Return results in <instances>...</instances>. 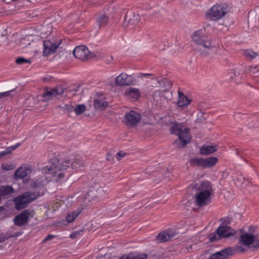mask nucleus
Wrapping results in <instances>:
<instances>
[{"label": "nucleus", "instance_id": "nucleus-1", "mask_svg": "<svg viewBox=\"0 0 259 259\" xmlns=\"http://www.w3.org/2000/svg\"><path fill=\"white\" fill-rule=\"evenodd\" d=\"M192 188L199 191L195 195V202L197 205L204 206L210 202V196L212 194L213 190L209 182L204 181L200 184H194Z\"/></svg>", "mask_w": 259, "mask_h": 259}, {"label": "nucleus", "instance_id": "nucleus-2", "mask_svg": "<svg viewBox=\"0 0 259 259\" xmlns=\"http://www.w3.org/2000/svg\"><path fill=\"white\" fill-rule=\"evenodd\" d=\"M193 40L197 45L201 46V53L204 56H207L211 52L215 53L217 49L212 46L210 40L204 34V30L200 29L194 32L193 35Z\"/></svg>", "mask_w": 259, "mask_h": 259}, {"label": "nucleus", "instance_id": "nucleus-3", "mask_svg": "<svg viewBox=\"0 0 259 259\" xmlns=\"http://www.w3.org/2000/svg\"><path fill=\"white\" fill-rule=\"evenodd\" d=\"M171 134H175L179 137V139L182 142V146H185L191 141L189 128L181 124H175L170 129Z\"/></svg>", "mask_w": 259, "mask_h": 259}, {"label": "nucleus", "instance_id": "nucleus-4", "mask_svg": "<svg viewBox=\"0 0 259 259\" xmlns=\"http://www.w3.org/2000/svg\"><path fill=\"white\" fill-rule=\"evenodd\" d=\"M229 8L226 4L215 5L207 13V17L212 20L220 19L229 12Z\"/></svg>", "mask_w": 259, "mask_h": 259}, {"label": "nucleus", "instance_id": "nucleus-5", "mask_svg": "<svg viewBox=\"0 0 259 259\" xmlns=\"http://www.w3.org/2000/svg\"><path fill=\"white\" fill-rule=\"evenodd\" d=\"M39 196L38 192H26L22 195L17 196V209H22Z\"/></svg>", "mask_w": 259, "mask_h": 259}, {"label": "nucleus", "instance_id": "nucleus-6", "mask_svg": "<svg viewBox=\"0 0 259 259\" xmlns=\"http://www.w3.org/2000/svg\"><path fill=\"white\" fill-rule=\"evenodd\" d=\"M217 157H211L206 158H194L190 161L191 165L202 167L203 168H208L214 166L218 162Z\"/></svg>", "mask_w": 259, "mask_h": 259}, {"label": "nucleus", "instance_id": "nucleus-7", "mask_svg": "<svg viewBox=\"0 0 259 259\" xmlns=\"http://www.w3.org/2000/svg\"><path fill=\"white\" fill-rule=\"evenodd\" d=\"M216 233L219 237H217L214 234L211 235L209 237L210 242L215 241L219 239V237H229L234 234V231L231 227L227 225H221L218 228Z\"/></svg>", "mask_w": 259, "mask_h": 259}, {"label": "nucleus", "instance_id": "nucleus-8", "mask_svg": "<svg viewBox=\"0 0 259 259\" xmlns=\"http://www.w3.org/2000/svg\"><path fill=\"white\" fill-rule=\"evenodd\" d=\"M61 44V40H56L54 38L46 40L44 41V56H48L55 53L56 50Z\"/></svg>", "mask_w": 259, "mask_h": 259}, {"label": "nucleus", "instance_id": "nucleus-9", "mask_svg": "<svg viewBox=\"0 0 259 259\" xmlns=\"http://www.w3.org/2000/svg\"><path fill=\"white\" fill-rule=\"evenodd\" d=\"M239 240L241 243L246 246L254 243V247H259V235H254L250 233H245L240 237Z\"/></svg>", "mask_w": 259, "mask_h": 259}, {"label": "nucleus", "instance_id": "nucleus-10", "mask_svg": "<svg viewBox=\"0 0 259 259\" xmlns=\"http://www.w3.org/2000/svg\"><path fill=\"white\" fill-rule=\"evenodd\" d=\"M63 92L64 90L61 87H57L55 88H45L42 95V100L45 102H48L55 98L57 96L62 95Z\"/></svg>", "mask_w": 259, "mask_h": 259}, {"label": "nucleus", "instance_id": "nucleus-11", "mask_svg": "<svg viewBox=\"0 0 259 259\" xmlns=\"http://www.w3.org/2000/svg\"><path fill=\"white\" fill-rule=\"evenodd\" d=\"M71 167L70 160H65L61 162H58V165L53 163L50 167L47 168L48 172L53 175H56L59 171L66 170L68 168Z\"/></svg>", "mask_w": 259, "mask_h": 259}, {"label": "nucleus", "instance_id": "nucleus-12", "mask_svg": "<svg viewBox=\"0 0 259 259\" xmlns=\"http://www.w3.org/2000/svg\"><path fill=\"white\" fill-rule=\"evenodd\" d=\"M135 80V78L133 75H129L122 73L116 77L115 83L120 86L129 85L133 84Z\"/></svg>", "mask_w": 259, "mask_h": 259}, {"label": "nucleus", "instance_id": "nucleus-13", "mask_svg": "<svg viewBox=\"0 0 259 259\" xmlns=\"http://www.w3.org/2000/svg\"><path fill=\"white\" fill-rule=\"evenodd\" d=\"M141 119V115L134 111H131L124 115V122L128 125H135L138 123Z\"/></svg>", "mask_w": 259, "mask_h": 259}, {"label": "nucleus", "instance_id": "nucleus-14", "mask_svg": "<svg viewBox=\"0 0 259 259\" xmlns=\"http://www.w3.org/2000/svg\"><path fill=\"white\" fill-rule=\"evenodd\" d=\"M90 51L84 46L76 47L73 50V54L76 58L84 60L89 57Z\"/></svg>", "mask_w": 259, "mask_h": 259}, {"label": "nucleus", "instance_id": "nucleus-15", "mask_svg": "<svg viewBox=\"0 0 259 259\" xmlns=\"http://www.w3.org/2000/svg\"><path fill=\"white\" fill-rule=\"evenodd\" d=\"M140 16L136 14L132 11L128 12L125 15L124 20L126 23L127 26L130 27L136 25L139 22Z\"/></svg>", "mask_w": 259, "mask_h": 259}, {"label": "nucleus", "instance_id": "nucleus-16", "mask_svg": "<svg viewBox=\"0 0 259 259\" xmlns=\"http://www.w3.org/2000/svg\"><path fill=\"white\" fill-rule=\"evenodd\" d=\"M177 233L171 229L162 232L157 236V239L161 242H166L175 237Z\"/></svg>", "mask_w": 259, "mask_h": 259}, {"label": "nucleus", "instance_id": "nucleus-17", "mask_svg": "<svg viewBox=\"0 0 259 259\" xmlns=\"http://www.w3.org/2000/svg\"><path fill=\"white\" fill-rule=\"evenodd\" d=\"M231 254L232 249L228 248L211 254L208 259H226Z\"/></svg>", "mask_w": 259, "mask_h": 259}, {"label": "nucleus", "instance_id": "nucleus-18", "mask_svg": "<svg viewBox=\"0 0 259 259\" xmlns=\"http://www.w3.org/2000/svg\"><path fill=\"white\" fill-rule=\"evenodd\" d=\"M30 217V212L29 210H24L17 215V226H23L27 223Z\"/></svg>", "mask_w": 259, "mask_h": 259}, {"label": "nucleus", "instance_id": "nucleus-19", "mask_svg": "<svg viewBox=\"0 0 259 259\" xmlns=\"http://www.w3.org/2000/svg\"><path fill=\"white\" fill-rule=\"evenodd\" d=\"M124 95L127 99L135 101L139 98L140 92L138 89L131 88L125 92Z\"/></svg>", "mask_w": 259, "mask_h": 259}, {"label": "nucleus", "instance_id": "nucleus-20", "mask_svg": "<svg viewBox=\"0 0 259 259\" xmlns=\"http://www.w3.org/2000/svg\"><path fill=\"white\" fill-rule=\"evenodd\" d=\"M71 168L75 170H81L84 167V164L82 159L79 157H76L73 161H70Z\"/></svg>", "mask_w": 259, "mask_h": 259}, {"label": "nucleus", "instance_id": "nucleus-21", "mask_svg": "<svg viewBox=\"0 0 259 259\" xmlns=\"http://www.w3.org/2000/svg\"><path fill=\"white\" fill-rule=\"evenodd\" d=\"M108 21V17L104 13H100L97 16L96 22L100 27L105 26Z\"/></svg>", "mask_w": 259, "mask_h": 259}, {"label": "nucleus", "instance_id": "nucleus-22", "mask_svg": "<svg viewBox=\"0 0 259 259\" xmlns=\"http://www.w3.org/2000/svg\"><path fill=\"white\" fill-rule=\"evenodd\" d=\"M191 102L186 96L183 93L179 92V99L178 100V105L180 107H183L187 106Z\"/></svg>", "mask_w": 259, "mask_h": 259}, {"label": "nucleus", "instance_id": "nucleus-23", "mask_svg": "<svg viewBox=\"0 0 259 259\" xmlns=\"http://www.w3.org/2000/svg\"><path fill=\"white\" fill-rule=\"evenodd\" d=\"M31 170L29 167L26 166L20 167L17 169V180L21 178H25L30 174Z\"/></svg>", "mask_w": 259, "mask_h": 259}, {"label": "nucleus", "instance_id": "nucleus-24", "mask_svg": "<svg viewBox=\"0 0 259 259\" xmlns=\"http://www.w3.org/2000/svg\"><path fill=\"white\" fill-rule=\"evenodd\" d=\"M216 146L210 145H203L200 148V153L203 155H208L217 151Z\"/></svg>", "mask_w": 259, "mask_h": 259}, {"label": "nucleus", "instance_id": "nucleus-25", "mask_svg": "<svg viewBox=\"0 0 259 259\" xmlns=\"http://www.w3.org/2000/svg\"><path fill=\"white\" fill-rule=\"evenodd\" d=\"M147 255L145 254H138L136 253H131L127 255H124L118 259H146Z\"/></svg>", "mask_w": 259, "mask_h": 259}, {"label": "nucleus", "instance_id": "nucleus-26", "mask_svg": "<svg viewBox=\"0 0 259 259\" xmlns=\"http://www.w3.org/2000/svg\"><path fill=\"white\" fill-rule=\"evenodd\" d=\"M80 210H76L69 212L66 217V220L68 223H71L74 221L75 218L79 214Z\"/></svg>", "mask_w": 259, "mask_h": 259}, {"label": "nucleus", "instance_id": "nucleus-27", "mask_svg": "<svg viewBox=\"0 0 259 259\" xmlns=\"http://www.w3.org/2000/svg\"><path fill=\"white\" fill-rule=\"evenodd\" d=\"M108 103L104 99H96L94 101V106L96 109H101L107 106Z\"/></svg>", "mask_w": 259, "mask_h": 259}, {"label": "nucleus", "instance_id": "nucleus-28", "mask_svg": "<svg viewBox=\"0 0 259 259\" xmlns=\"http://www.w3.org/2000/svg\"><path fill=\"white\" fill-rule=\"evenodd\" d=\"M243 55L249 59H252L256 57L257 54L251 50H245L243 51Z\"/></svg>", "mask_w": 259, "mask_h": 259}, {"label": "nucleus", "instance_id": "nucleus-29", "mask_svg": "<svg viewBox=\"0 0 259 259\" xmlns=\"http://www.w3.org/2000/svg\"><path fill=\"white\" fill-rule=\"evenodd\" d=\"M16 148V146L14 145L12 147L7 148L5 150L0 152V158H2L7 155L10 154L12 150H15Z\"/></svg>", "mask_w": 259, "mask_h": 259}, {"label": "nucleus", "instance_id": "nucleus-30", "mask_svg": "<svg viewBox=\"0 0 259 259\" xmlns=\"http://www.w3.org/2000/svg\"><path fill=\"white\" fill-rule=\"evenodd\" d=\"M85 109L86 107L84 105L80 104L77 105L74 109V111L76 115H80L84 112Z\"/></svg>", "mask_w": 259, "mask_h": 259}, {"label": "nucleus", "instance_id": "nucleus-31", "mask_svg": "<svg viewBox=\"0 0 259 259\" xmlns=\"http://www.w3.org/2000/svg\"><path fill=\"white\" fill-rule=\"evenodd\" d=\"M16 236L15 234H14L13 235H10L9 233H7L6 234H0V243H2L7 240L8 239L15 237Z\"/></svg>", "mask_w": 259, "mask_h": 259}, {"label": "nucleus", "instance_id": "nucleus-32", "mask_svg": "<svg viewBox=\"0 0 259 259\" xmlns=\"http://www.w3.org/2000/svg\"><path fill=\"white\" fill-rule=\"evenodd\" d=\"M29 3V0H17V7L22 8L27 6Z\"/></svg>", "mask_w": 259, "mask_h": 259}, {"label": "nucleus", "instance_id": "nucleus-33", "mask_svg": "<svg viewBox=\"0 0 259 259\" xmlns=\"http://www.w3.org/2000/svg\"><path fill=\"white\" fill-rule=\"evenodd\" d=\"M12 91L5 92L3 93H0V102H2L5 98L8 97L10 96V92Z\"/></svg>", "mask_w": 259, "mask_h": 259}, {"label": "nucleus", "instance_id": "nucleus-34", "mask_svg": "<svg viewBox=\"0 0 259 259\" xmlns=\"http://www.w3.org/2000/svg\"><path fill=\"white\" fill-rule=\"evenodd\" d=\"M162 81L165 84L164 87L166 89H170L172 86V82L166 78H164Z\"/></svg>", "mask_w": 259, "mask_h": 259}, {"label": "nucleus", "instance_id": "nucleus-35", "mask_svg": "<svg viewBox=\"0 0 259 259\" xmlns=\"http://www.w3.org/2000/svg\"><path fill=\"white\" fill-rule=\"evenodd\" d=\"M30 61L29 60L25 59L23 58H17V64H21L23 63H28L30 64Z\"/></svg>", "mask_w": 259, "mask_h": 259}, {"label": "nucleus", "instance_id": "nucleus-36", "mask_svg": "<svg viewBox=\"0 0 259 259\" xmlns=\"http://www.w3.org/2000/svg\"><path fill=\"white\" fill-rule=\"evenodd\" d=\"M6 31H7L6 33L7 34V38L9 39L12 36V37H14L15 36V30H14V31L12 32L11 31V28H7Z\"/></svg>", "mask_w": 259, "mask_h": 259}, {"label": "nucleus", "instance_id": "nucleus-37", "mask_svg": "<svg viewBox=\"0 0 259 259\" xmlns=\"http://www.w3.org/2000/svg\"><path fill=\"white\" fill-rule=\"evenodd\" d=\"M125 153L123 151H119L116 154V158L117 160H120L121 158L124 157L125 155Z\"/></svg>", "mask_w": 259, "mask_h": 259}, {"label": "nucleus", "instance_id": "nucleus-38", "mask_svg": "<svg viewBox=\"0 0 259 259\" xmlns=\"http://www.w3.org/2000/svg\"><path fill=\"white\" fill-rule=\"evenodd\" d=\"M55 237V235H51V234H50V235H48L46 237H45V238L44 239V240H43L42 242H47V241H48L51 240H52V239H53Z\"/></svg>", "mask_w": 259, "mask_h": 259}, {"label": "nucleus", "instance_id": "nucleus-39", "mask_svg": "<svg viewBox=\"0 0 259 259\" xmlns=\"http://www.w3.org/2000/svg\"><path fill=\"white\" fill-rule=\"evenodd\" d=\"M153 75L152 74H149V73H140L139 74V77H148V76H152Z\"/></svg>", "mask_w": 259, "mask_h": 259}, {"label": "nucleus", "instance_id": "nucleus-40", "mask_svg": "<svg viewBox=\"0 0 259 259\" xmlns=\"http://www.w3.org/2000/svg\"><path fill=\"white\" fill-rule=\"evenodd\" d=\"M79 234V233L78 232H77V231L73 232L72 233H71L70 235V238L74 239Z\"/></svg>", "mask_w": 259, "mask_h": 259}, {"label": "nucleus", "instance_id": "nucleus-41", "mask_svg": "<svg viewBox=\"0 0 259 259\" xmlns=\"http://www.w3.org/2000/svg\"><path fill=\"white\" fill-rule=\"evenodd\" d=\"M3 168L4 169H6V170H10V169H13V166L11 165H3L2 166Z\"/></svg>", "mask_w": 259, "mask_h": 259}, {"label": "nucleus", "instance_id": "nucleus-42", "mask_svg": "<svg viewBox=\"0 0 259 259\" xmlns=\"http://www.w3.org/2000/svg\"><path fill=\"white\" fill-rule=\"evenodd\" d=\"M40 186H41V184H40L39 183L35 182L32 186L34 187H39Z\"/></svg>", "mask_w": 259, "mask_h": 259}, {"label": "nucleus", "instance_id": "nucleus-43", "mask_svg": "<svg viewBox=\"0 0 259 259\" xmlns=\"http://www.w3.org/2000/svg\"><path fill=\"white\" fill-rule=\"evenodd\" d=\"M58 177L59 179H62L64 177V175L63 172H59L58 174Z\"/></svg>", "mask_w": 259, "mask_h": 259}, {"label": "nucleus", "instance_id": "nucleus-44", "mask_svg": "<svg viewBox=\"0 0 259 259\" xmlns=\"http://www.w3.org/2000/svg\"><path fill=\"white\" fill-rule=\"evenodd\" d=\"M23 181L24 183H26L28 182L29 179L27 178H26L25 179L23 180Z\"/></svg>", "mask_w": 259, "mask_h": 259}, {"label": "nucleus", "instance_id": "nucleus-45", "mask_svg": "<svg viewBox=\"0 0 259 259\" xmlns=\"http://www.w3.org/2000/svg\"><path fill=\"white\" fill-rule=\"evenodd\" d=\"M16 221H17V220H16V216H15L14 218H13V222L15 224V225H16Z\"/></svg>", "mask_w": 259, "mask_h": 259}, {"label": "nucleus", "instance_id": "nucleus-46", "mask_svg": "<svg viewBox=\"0 0 259 259\" xmlns=\"http://www.w3.org/2000/svg\"><path fill=\"white\" fill-rule=\"evenodd\" d=\"M14 179L16 180V170H15L14 175H13Z\"/></svg>", "mask_w": 259, "mask_h": 259}, {"label": "nucleus", "instance_id": "nucleus-47", "mask_svg": "<svg viewBox=\"0 0 259 259\" xmlns=\"http://www.w3.org/2000/svg\"><path fill=\"white\" fill-rule=\"evenodd\" d=\"M16 201H17V200H16V197H14L13 198V202L16 204Z\"/></svg>", "mask_w": 259, "mask_h": 259}, {"label": "nucleus", "instance_id": "nucleus-48", "mask_svg": "<svg viewBox=\"0 0 259 259\" xmlns=\"http://www.w3.org/2000/svg\"><path fill=\"white\" fill-rule=\"evenodd\" d=\"M21 234V233H19L17 232V236H19V235H20Z\"/></svg>", "mask_w": 259, "mask_h": 259}, {"label": "nucleus", "instance_id": "nucleus-49", "mask_svg": "<svg viewBox=\"0 0 259 259\" xmlns=\"http://www.w3.org/2000/svg\"><path fill=\"white\" fill-rule=\"evenodd\" d=\"M96 4V2H94V3H93V5H95ZM91 5H92V4H91Z\"/></svg>", "mask_w": 259, "mask_h": 259}, {"label": "nucleus", "instance_id": "nucleus-50", "mask_svg": "<svg viewBox=\"0 0 259 259\" xmlns=\"http://www.w3.org/2000/svg\"><path fill=\"white\" fill-rule=\"evenodd\" d=\"M19 145H20L17 143V147H18L19 146Z\"/></svg>", "mask_w": 259, "mask_h": 259}, {"label": "nucleus", "instance_id": "nucleus-51", "mask_svg": "<svg viewBox=\"0 0 259 259\" xmlns=\"http://www.w3.org/2000/svg\"><path fill=\"white\" fill-rule=\"evenodd\" d=\"M255 68H256V67H254L253 68V69H254V70L255 69Z\"/></svg>", "mask_w": 259, "mask_h": 259}]
</instances>
